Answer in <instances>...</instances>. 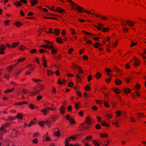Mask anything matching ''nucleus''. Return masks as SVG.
<instances>
[{
	"instance_id": "obj_32",
	"label": "nucleus",
	"mask_w": 146,
	"mask_h": 146,
	"mask_svg": "<svg viewBox=\"0 0 146 146\" xmlns=\"http://www.w3.org/2000/svg\"><path fill=\"white\" fill-rule=\"evenodd\" d=\"M118 121L117 120H116L115 121L112 122V124L115 125V126L117 127H119V126L118 125Z\"/></svg>"
},
{
	"instance_id": "obj_57",
	"label": "nucleus",
	"mask_w": 146,
	"mask_h": 146,
	"mask_svg": "<svg viewBox=\"0 0 146 146\" xmlns=\"http://www.w3.org/2000/svg\"><path fill=\"white\" fill-rule=\"evenodd\" d=\"M68 85L70 87H72L73 86V83L72 82H70L68 83Z\"/></svg>"
},
{
	"instance_id": "obj_43",
	"label": "nucleus",
	"mask_w": 146,
	"mask_h": 146,
	"mask_svg": "<svg viewBox=\"0 0 146 146\" xmlns=\"http://www.w3.org/2000/svg\"><path fill=\"white\" fill-rule=\"evenodd\" d=\"M116 113L117 116L119 117L121 114V112L119 110H117L116 111Z\"/></svg>"
},
{
	"instance_id": "obj_15",
	"label": "nucleus",
	"mask_w": 146,
	"mask_h": 146,
	"mask_svg": "<svg viewBox=\"0 0 146 146\" xmlns=\"http://www.w3.org/2000/svg\"><path fill=\"white\" fill-rule=\"evenodd\" d=\"M19 44V42H16L13 43L12 45L11 46V47L12 48H14L16 47Z\"/></svg>"
},
{
	"instance_id": "obj_25",
	"label": "nucleus",
	"mask_w": 146,
	"mask_h": 146,
	"mask_svg": "<svg viewBox=\"0 0 146 146\" xmlns=\"http://www.w3.org/2000/svg\"><path fill=\"white\" fill-rule=\"evenodd\" d=\"M82 32L84 33L85 34L87 35H90L91 36H93L94 35H96L93 34L91 33H89L88 32L86 31H83Z\"/></svg>"
},
{
	"instance_id": "obj_47",
	"label": "nucleus",
	"mask_w": 146,
	"mask_h": 146,
	"mask_svg": "<svg viewBox=\"0 0 146 146\" xmlns=\"http://www.w3.org/2000/svg\"><path fill=\"white\" fill-rule=\"evenodd\" d=\"M93 143L96 146H100V144L95 140L93 141Z\"/></svg>"
},
{
	"instance_id": "obj_39",
	"label": "nucleus",
	"mask_w": 146,
	"mask_h": 146,
	"mask_svg": "<svg viewBox=\"0 0 146 146\" xmlns=\"http://www.w3.org/2000/svg\"><path fill=\"white\" fill-rule=\"evenodd\" d=\"M95 128L97 130H99L101 129V126L99 124H97L95 126Z\"/></svg>"
},
{
	"instance_id": "obj_11",
	"label": "nucleus",
	"mask_w": 146,
	"mask_h": 146,
	"mask_svg": "<svg viewBox=\"0 0 146 146\" xmlns=\"http://www.w3.org/2000/svg\"><path fill=\"white\" fill-rule=\"evenodd\" d=\"M30 2L31 3L32 7L34 6L35 4L37 3L38 1L37 0H31Z\"/></svg>"
},
{
	"instance_id": "obj_12",
	"label": "nucleus",
	"mask_w": 146,
	"mask_h": 146,
	"mask_svg": "<svg viewBox=\"0 0 146 146\" xmlns=\"http://www.w3.org/2000/svg\"><path fill=\"white\" fill-rule=\"evenodd\" d=\"M10 125V123H6L4 125H2L1 127L0 128H1V130L9 126Z\"/></svg>"
},
{
	"instance_id": "obj_27",
	"label": "nucleus",
	"mask_w": 146,
	"mask_h": 146,
	"mask_svg": "<svg viewBox=\"0 0 146 146\" xmlns=\"http://www.w3.org/2000/svg\"><path fill=\"white\" fill-rule=\"evenodd\" d=\"M15 25L17 27H20L22 25V24L19 22L17 21L15 23Z\"/></svg>"
},
{
	"instance_id": "obj_40",
	"label": "nucleus",
	"mask_w": 146,
	"mask_h": 146,
	"mask_svg": "<svg viewBox=\"0 0 146 146\" xmlns=\"http://www.w3.org/2000/svg\"><path fill=\"white\" fill-rule=\"evenodd\" d=\"M5 49V47L2 45H0V51H4Z\"/></svg>"
},
{
	"instance_id": "obj_19",
	"label": "nucleus",
	"mask_w": 146,
	"mask_h": 146,
	"mask_svg": "<svg viewBox=\"0 0 146 146\" xmlns=\"http://www.w3.org/2000/svg\"><path fill=\"white\" fill-rule=\"evenodd\" d=\"M16 117L17 119H22L23 118V114L21 113H18Z\"/></svg>"
},
{
	"instance_id": "obj_56",
	"label": "nucleus",
	"mask_w": 146,
	"mask_h": 146,
	"mask_svg": "<svg viewBox=\"0 0 146 146\" xmlns=\"http://www.w3.org/2000/svg\"><path fill=\"white\" fill-rule=\"evenodd\" d=\"M67 109L69 111H71L72 109V106L70 105L67 108Z\"/></svg>"
},
{
	"instance_id": "obj_59",
	"label": "nucleus",
	"mask_w": 146,
	"mask_h": 146,
	"mask_svg": "<svg viewBox=\"0 0 146 146\" xmlns=\"http://www.w3.org/2000/svg\"><path fill=\"white\" fill-rule=\"evenodd\" d=\"M38 124L41 127H43L44 124V123L43 122H39L38 123Z\"/></svg>"
},
{
	"instance_id": "obj_9",
	"label": "nucleus",
	"mask_w": 146,
	"mask_h": 146,
	"mask_svg": "<svg viewBox=\"0 0 146 146\" xmlns=\"http://www.w3.org/2000/svg\"><path fill=\"white\" fill-rule=\"evenodd\" d=\"M18 63H17L16 64L11 66L7 68V70L9 72H11L13 68L16 65L18 64Z\"/></svg>"
},
{
	"instance_id": "obj_26",
	"label": "nucleus",
	"mask_w": 146,
	"mask_h": 146,
	"mask_svg": "<svg viewBox=\"0 0 146 146\" xmlns=\"http://www.w3.org/2000/svg\"><path fill=\"white\" fill-rule=\"evenodd\" d=\"M102 125L104 126L109 127L110 125L107 123L105 121H103L102 123Z\"/></svg>"
},
{
	"instance_id": "obj_55",
	"label": "nucleus",
	"mask_w": 146,
	"mask_h": 146,
	"mask_svg": "<svg viewBox=\"0 0 146 146\" xmlns=\"http://www.w3.org/2000/svg\"><path fill=\"white\" fill-rule=\"evenodd\" d=\"M94 46L96 48H98V47L99 46V44L98 43V42H96V43H95L94 45Z\"/></svg>"
},
{
	"instance_id": "obj_23",
	"label": "nucleus",
	"mask_w": 146,
	"mask_h": 146,
	"mask_svg": "<svg viewBox=\"0 0 146 146\" xmlns=\"http://www.w3.org/2000/svg\"><path fill=\"white\" fill-rule=\"evenodd\" d=\"M127 24L128 25L131 27L133 26L134 25L135 23L131 21H127Z\"/></svg>"
},
{
	"instance_id": "obj_48",
	"label": "nucleus",
	"mask_w": 146,
	"mask_h": 146,
	"mask_svg": "<svg viewBox=\"0 0 146 146\" xmlns=\"http://www.w3.org/2000/svg\"><path fill=\"white\" fill-rule=\"evenodd\" d=\"M91 108L93 110L96 111L98 110V108L95 106H92Z\"/></svg>"
},
{
	"instance_id": "obj_21",
	"label": "nucleus",
	"mask_w": 146,
	"mask_h": 146,
	"mask_svg": "<svg viewBox=\"0 0 146 146\" xmlns=\"http://www.w3.org/2000/svg\"><path fill=\"white\" fill-rule=\"evenodd\" d=\"M76 5L77 6V7L76 9L79 12H81L82 11L83 8V7L79 6L78 5H77L76 4V5Z\"/></svg>"
},
{
	"instance_id": "obj_16",
	"label": "nucleus",
	"mask_w": 146,
	"mask_h": 146,
	"mask_svg": "<svg viewBox=\"0 0 146 146\" xmlns=\"http://www.w3.org/2000/svg\"><path fill=\"white\" fill-rule=\"evenodd\" d=\"M27 102H21L16 103L14 104V105H21L24 104H27Z\"/></svg>"
},
{
	"instance_id": "obj_18",
	"label": "nucleus",
	"mask_w": 146,
	"mask_h": 146,
	"mask_svg": "<svg viewBox=\"0 0 146 146\" xmlns=\"http://www.w3.org/2000/svg\"><path fill=\"white\" fill-rule=\"evenodd\" d=\"M26 49V47L23 45H21L19 46V49L21 51H24Z\"/></svg>"
},
{
	"instance_id": "obj_8",
	"label": "nucleus",
	"mask_w": 146,
	"mask_h": 146,
	"mask_svg": "<svg viewBox=\"0 0 146 146\" xmlns=\"http://www.w3.org/2000/svg\"><path fill=\"white\" fill-rule=\"evenodd\" d=\"M65 12V10L60 7H57L56 8V12H58L61 13L63 14Z\"/></svg>"
},
{
	"instance_id": "obj_53",
	"label": "nucleus",
	"mask_w": 146,
	"mask_h": 146,
	"mask_svg": "<svg viewBox=\"0 0 146 146\" xmlns=\"http://www.w3.org/2000/svg\"><path fill=\"white\" fill-rule=\"evenodd\" d=\"M0 130L1 134L2 135H3L4 133H5L6 132V131L5 130H1V128H0Z\"/></svg>"
},
{
	"instance_id": "obj_37",
	"label": "nucleus",
	"mask_w": 146,
	"mask_h": 146,
	"mask_svg": "<svg viewBox=\"0 0 146 146\" xmlns=\"http://www.w3.org/2000/svg\"><path fill=\"white\" fill-rule=\"evenodd\" d=\"M102 30L104 32H107L109 30L108 28H103L102 29Z\"/></svg>"
},
{
	"instance_id": "obj_7",
	"label": "nucleus",
	"mask_w": 146,
	"mask_h": 146,
	"mask_svg": "<svg viewBox=\"0 0 146 146\" xmlns=\"http://www.w3.org/2000/svg\"><path fill=\"white\" fill-rule=\"evenodd\" d=\"M44 41L47 44H50V45H47V48L49 49H52L54 48V45L52 42L48 41L46 40H45Z\"/></svg>"
},
{
	"instance_id": "obj_60",
	"label": "nucleus",
	"mask_w": 146,
	"mask_h": 146,
	"mask_svg": "<svg viewBox=\"0 0 146 146\" xmlns=\"http://www.w3.org/2000/svg\"><path fill=\"white\" fill-rule=\"evenodd\" d=\"M104 105L106 107L108 108L110 106L109 104L107 102H105Z\"/></svg>"
},
{
	"instance_id": "obj_20",
	"label": "nucleus",
	"mask_w": 146,
	"mask_h": 146,
	"mask_svg": "<svg viewBox=\"0 0 146 146\" xmlns=\"http://www.w3.org/2000/svg\"><path fill=\"white\" fill-rule=\"evenodd\" d=\"M112 90L114 92L117 94H119L121 92L120 90L117 88L115 89L113 88Z\"/></svg>"
},
{
	"instance_id": "obj_38",
	"label": "nucleus",
	"mask_w": 146,
	"mask_h": 146,
	"mask_svg": "<svg viewBox=\"0 0 146 146\" xmlns=\"http://www.w3.org/2000/svg\"><path fill=\"white\" fill-rule=\"evenodd\" d=\"M47 73L48 75L49 76L50 75H52L54 73V72L50 70H49L47 71Z\"/></svg>"
},
{
	"instance_id": "obj_34",
	"label": "nucleus",
	"mask_w": 146,
	"mask_h": 146,
	"mask_svg": "<svg viewBox=\"0 0 146 146\" xmlns=\"http://www.w3.org/2000/svg\"><path fill=\"white\" fill-rule=\"evenodd\" d=\"M60 135V132L58 131L55 132L54 135L57 137H59Z\"/></svg>"
},
{
	"instance_id": "obj_41",
	"label": "nucleus",
	"mask_w": 146,
	"mask_h": 146,
	"mask_svg": "<svg viewBox=\"0 0 146 146\" xmlns=\"http://www.w3.org/2000/svg\"><path fill=\"white\" fill-rule=\"evenodd\" d=\"M135 88L136 91L139 90L140 88V86L139 84H137L135 86Z\"/></svg>"
},
{
	"instance_id": "obj_5",
	"label": "nucleus",
	"mask_w": 146,
	"mask_h": 146,
	"mask_svg": "<svg viewBox=\"0 0 146 146\" xmlns=\"http://www.w3.org/2000/svg\"><path fill=\"white\" fill-rule=\"evenodd\" d=\"M50 108L49 107H47L41 110V111L42 112L43 114L44 115H46L48 113L49 110H50Z\"/></svg>"
},
{
	"instance_id": "obj_22",
	"label": "nucleus",
	"mask_w": 146,
	"mask_h": 146,
	"mask_svg": "<svg viewBox=\"0 0 146 146\" xmlns=\"http://www.w3.org/2000/svg\"><path fill=\"white\" fill-rule=\"evenodd\" d=\"M123 90L124 92L126 94H129L131 92L129 88H125L123 89Z\"/></svg>"
},
{
	"instance_id": "obj_62",
	"label": "nucleus",
	"mask_w": 146,
	"mask_h": 146,
	"mask_svg": "<svg viewBox=\"0 0 146 146\" xmlns=\"http://www.w3.org/2000/svg\"><path fill=\"white\" fill-rule=\"evenodd\" d=\"M33 142L35 144H37L38 143V140L37 139H35L33 140Z\"/></svg>"
},
{
	"instance_id": "obj_49",
	"label": "nucleus",
	"mask_w": 146,
	"mask_h": 146,
	"mask_svg": "<svg viewBox=\"0 0 146 146\" xmlns=\"http://www.w3.org/2000/svg\"><path fill=\"white\" fill-rule=\"evenodd\" d=\"M71 140V139H70V137H69L65 139V142L66 143H68Z\"/></svg>"
},
{
	"instance_id": "obj_64",
	"label": "nucleus",
	"mask_w": 146,
	"mask_h": 146,
	"mask_svg": "<svg viewBox=\"0 0 146 146\" xmlns=\"http://www.w3.org/2000/svg\"><path fill=\"white\" fill-rule=\"evenodd\" d=\"M50 9L52 11L56 12V9H55V8L53 6L51 7Z\"/></svg>"
},
{
	"instance_id": "obj_17",
	"label": "nucleus",
	"mask_w": 146,
	"mask_h": 146,
	"mask_svg": "<svg viewBox=\"0 0 146 146\" xmlns=\"http://www.w3.org/2000/svg\"><path fill=\"white\" fill-rule=\"evenodd\" d=\"M108 135L106 133H101L100 134V136L102 138H107L108 137Z\"/></svg>"
},
{
	"instance_id": "obj_52",
	"label": "nucleus",
	"mask_w": 146,
	"mask_h": 146,
	"mask_svg": "<svg viewBox=\"0 0 146 146\" xmlns=\"http://www.w3.org/2000/svg\"><path fill=\"white\" fill-rule=\"evenodd\" d=\"M23 70V69H20L18 72H15V75L18 76L19 75V74Z\"/></svg>"
},
{
	"instance_id": "obj_54",
	"label": "nucleus",
	"mask_w": 146,
	"mask_h": 146,
	"mask_svg": "<svg viewBox=\"0 0 146 146\" xmlns=\"http://www.w3.org/2000/svg\"><path fill=\"white\" fill-rule=\"evenodd\" d=\"M16 119V117H8V119L11 120H13Z\"/></svg>"
},
{
	"instance_id": "obj_36",
	"label": "nucleus",
	"mask_w": 146,
	"mask_h": 146,
	"mask_svg": "<svg viewBox=\"0 0 146 146\" xmlns=\"http://www.w3.org/2000/svg\"><path fill=\"white\" fill-rule=\"evenodd\" d=\"M25 58L24 57H23L19 59L17 61L18 62L17 63L22 62H23L25 60Z\"/></svg>"
},
{
	"instance_id": "obj_35",
	"label": "nucleus",
	"mask_w": 146,
	"mask_h": 146,
	"mask_svg": "<svg viewBox=\"0 0 146 146\" xmlns=\"http://www.w3.org/2000/svg\"><path fill=\"white\" fill-rule=\"evenodd\" d=\"M55 34L57 35H58L60 33V31L58 29H55L54 30Z\"/></svg>"
},
{
	"instance_id": "obj_6",
	"label": "nucleus",
	"mask_w": 146,
	"mask_h": 146,
	"mask_svg": "<svg viewBox=\"0 0 146 146\" xmlns=\"http://www.w3.org/2000/svg\"><path fill=\"white\" fill-rule=\"evenodd\" d=\"M9 133L11 134V136L13 137H15L17 135V132L15 130H11Z\"/></svg>"
},
{
	"instance_id": "obj_63",
	"label": "nucleus",
	"mask_w": 146,
	"mask_h": 146,
	"mask_svg": "<svg viewBox=\"0 0 146 146\" xmlns=\"http://www.w3.org/2000/svg\"><path fill=\"white\" fill-rule=\"evenodd\" d=\"M39 47H40V48H47V45H45V44L41 45L40 46H39Z\"/></svg>"
},
{
	"instance_id": "obj_51",
	"label": "nucleus",
	"mask_w": 146,
	"mask_h": 146,
	"mask_svg": "<svg viewBox=\"0 0 146 146\" xmlns=\"http://www.w3.org/2000/svg\"><path fill=\"white\" fill-rule=\"evenodd\" d=\"M90 89V86L88 85H86L85 88V90L87 91L89 90Z\"/></svg>"
},
{
	"instance_id": "obj_14",
	"label": "nucleus",
	"mask_w": 146,
	"mask_h": 146,
	"mask_svg": "<svg viewBox=\"0 0 146 146\" xmlns=\"http://www.w3.org/2000/svg\"><path fill=\"white\" fill-rule=\"evenodd\" d=\"M134 58L135 59V65L136 66H139L140 64L139 60L138 59L136 58L135 57H134Z\"/></svg>"
},
{
	"instance_id": "obj_46",
	"label": "nucleus",
	"mask_w": 146,
	"mask_h": 146,
	"mask_svg": "<svg viewBox=\"0 0 146 146\" xmlns=\"http://www.w3.org/2000/svg\"><path fill=\"white\" fill-rule=\"evenodd\" d=\"M37 50L35 49H33L31 50L30 52L31 53H33L36 52Z\"/></svg>"
},
{
	"instance_id": "obj_24",
	"label": "nucleus",
	"mask_w": 146,
	"mask_h": 146,
	"mask_svg": "<svg viewBox=\"0 0 146 146\" xmlns=\"http://www.w3.org/2000/svg\"><path fill=\"white\" fill-rule=\"evenodd\" d=\"M115 83L117 85H120L121 84L122 82L119 80L117 79L115 81Z\"/></svg>"
},
{
	"instance_id": "obj_30",
	"label": "nucleus",
	"mask_w": 146,
	"mask_h": 146,
	"mask_svg": "<svg viewBox=\"0 0 146 146\" xmlns=\"http://www.w3.org/2000/svg\"><path fill=\"white\" fill-rule=\"evenodd\" d=\"M106 117L108 120L111 119L112 117V115L111 114L108 113L106 115Z\"/></svg>"
},
{
	"instance_id": "obj_29",
	"label": "nucleus",
	"mask_w": 146,
	"mask_h": 146,
	"mask_svg": "<svg viewBox=\"0 0 146 146\" xmlns=\"http://www.w3.org/2000/svg\"><path fill=\"white\" fill-rule=\"evenodd\" d=\"M15 89V88H13L11 90H9V89H7L5 91V94L13 92L14 90Z\"/></svg>"
},
{
	"instance_id": "obj_42",
	"label": "nucleus",
	"mask_w": 146,
	"mask_h": 146,
	"mask_svg": "<svg viewBox=\"0 0 146 146\" xmlns=\"http://www.w3.org/2000/svg\"><path fill=\"white\" fill-rule=\"evenodd\" d=\"M35 123V122H34L33 120H32L30 122L28 125V127H30L31 126L33 125Z\"/></svg>"
},
{
	"instance_id": "obj_3",
	"label": "nucleus",
	"mask_w": 146,
	"mask_h": 146,
	"mask_svg": "<svg viewBox=\"0 0 146 146\" xmlns=\"http://www.w3.org/2000/svg\"><path fill=\"white\" fill-rule=\"evenodd\" d=\"M44 89V88L43 85L38 84L34 88L35 90L37 92H32L31 93V95H35L37 93V92L40 91L42 90H43Z\"/></svg>"
},
{
	"instance_id": "obj_61",
	"label": "nucleus",
	"mask_w": 146,
	"mask_h": 146,
	"mask_svg": "<svg viewBox=\"0 0 146 146\" xmlns=\"http://www.w3.org/2000/svg\"><path fill=\"white\" fill-rule=\"evenodd\" d=\"M87 93L86 92H84L83 94V96L84 98L87 99H88V98L87 97Z\"/></svg>"
},
{
	"instance_id": "obj_4",
	"label": "nucleus",
	"mask_w": 146,
	"mask_h": 146,
	"mask_svg": "<svg viewBox=\"0 0 146 146\" xmlns=\"http://www.w3.org/2000/svg\"><path fill=\"white\" fill-rule=\"evenodd\" d=\"M78 73L76 75V79L77 82L80 81L81 80V74L83 73L81 67H80L78 70Z\"/></svg>"
},
{
	"instance_id": "obj_13",
	"label": "nucleus",
	"mask_w": 146,
	"mask_h": 146,
	"mask_svg": "<svg viewBox=\"0 0 146 146\" xmlns=\"http://www.w3.org/2000/svg\"><path fill=\"white\" fill-rule=\"evenodd\" d=\"M60 113L61 114H64V113L65 108L63 106H61L60 108Z\"/></svg>"
},
{
	"instance_id": "obj_1",
	"label": "nucleus",
	"mask_w": 146,
	"mask_h": 146,
	"mask_svg": "<svg viewBox=\"0 0 146 146\" xmlns=\"http://www.w3.org/2000/svg\"><path fill=\"white\" fill-rule=\"evenodd\" d=\"M58 116L57 115H51L50 117H49L48 120H46L45 122L46 124L49 128L50 127V123H53L55 120L58 118Z\"/></svg>"
},
{
	"instance_id": "obj_2",
	"label": "nucleus",
	"mask_w": 146,
	"mask_h": 146,
	"mask_svg": "<svg viewBox=\"0 0 146 146\" xmlns=\"http://www.w3.org/2000/svg\"><path fill=\"white\" fill-rule=\"evenodd\" d=\"M92 119L90 117L88 116L86 117V119L85 122H84L82 124V128L84 129H87L88 128V127L85 126L84 125L85 124H86L88 125H92Z\"/></svg>"
},
{
	"instance_id": "obj_58",
	"label": "nucleus",
	"mask_w": 146,
	"mask_h": 146,
	"mask_svg": "<svg viewBox=\"0 0 146 146\" xmlns=\"http://www.w3.org/2000/svg\"><path fill=\"white\" fill-rule=\"evenodd\" d=\"M42 96H38L37 97L36 99L37 100L39 101L41 100L42 98Z\"/></svg>"
},
{
	"instance_id": "obj_31",
	"label": "nucleus",
	"mask_w": 146,
	"mask_h": 146,
	"mask_svg": "<svg viewBox=\"0 0 146 146\" xmlns=\"http://www.w3.org/2000/svg\"><path fill=\"white\" fill-rule=\"evenodd\" d=\"M56 41L58 43H60L62 42V39L60 37H58L56 38Z\"/></svg>"
},
{
	"instance_id": "obj_28",
	"label": "nucleus",
	"mask_w": 146,
	"mask_h": 146,
	"mask_svg": "<svg viewBox=\"0 0 146 146\" xmlns=\"http://www.w3.org/2000/svg\"><path fill=\"white\" fill-rule=\"evenodd\" d=\"M101 74L100 72H97V73L95 76L97 79H98L101 77Z\"/></svg>"
},
{
	"instance_id": "obj_44",
	"label": "nucleus",
	"mask_w": 146,
	"mask_h": 146,
	"mask_svg": "<svg viewBox=\"0 0 146 146\" xmlns=\"http://www.w3.org/2000/svg\"><path fill=\"white\" fill-rule=\"evenodd\" d=\"M42 61L44 66L45 67H46L47 66L46 65V60H44Z\"/></svg>"
},
{
	"instance_id": "obj_10",
	"label": "nucleus",
	"mask_w": 146,
	"mask_h": 146,
	"mask_svg": "<svg viewBox=\"0 0 146 146\" xmlns=\"http://www.w3.org/2000/svg\"><path fill=\"white\" fill-rule=\"evenodd\" d=\"M92 139V136L90 135H89L87 136L85 138L84 140L82 141L83 142H85V141H86L87 142H89Z\"/></svg>"
},
{
	"instance_id": "obj_50",
	"label": "nucleus",
	"mask_w": 146,
	"mask_h": 146,
	"mask_svg": "<svg viewBox=\"0 0 146 146\" xmlns=\"http://www.w3.org/2000/svg\"><path fill=\"white\" fill-rule=\"evenodd\" d=\"M14 4L15 5H16L17 6V7H20L21 6V3H20L19 1H17V3H14Z\"/></svg>"
},
{
	"instance_id": "obj_33",
	"label": "nucleus",
	"mask_w": 146,
	"mask_h": 146,
	"mask_svg": "<svg viewBox=\"0 0 146 146\" xmlns=\"http://www.w3.org/2000/svg\"><path fill=\"white\" fill-rule=\"evenodd\" d=\"M72 64L73 66L74 67V69H79L80 68V67L78 65L76 64H74L73 63H72Z\"/></svg>"
},
{
	"instance_id": "obj_45",
	"label": "nucleus",
	"mask_w": 146,
	"mask_h": 146,
	"mask_svg": "<svg viewBox=\"0 0 146 146\" xmlns=\"http://www.w3.org/2000/svg\"><path fill=\"white\" fill-rule=\"evenodd\" d=\"M51 53L53 54H55L57 52V51L55 49H54V48L51 50Z\"/></svg>"
}]
</instances>
